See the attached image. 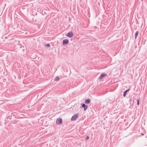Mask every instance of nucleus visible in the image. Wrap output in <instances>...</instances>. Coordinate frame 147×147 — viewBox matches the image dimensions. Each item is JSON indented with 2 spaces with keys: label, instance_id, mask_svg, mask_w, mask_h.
<instances>
[{
  "label": "nucleus",
  "instance_id": "nucleus-9",
  "mask_svg": "<svg viewBox=\"0 0 147 147\" xmlns=\"http://www.w3.org/2000/svg\"><path fill=\"white\" fill-rule=\"evenodd\" d=\"M138 31H136L135 34V38H136L138 36Z\"/></svg>",
  "mask_w": 147,
  "mask_h": 147
},
{
  "label": "nucleus",
  "instance_id": "nucleus-2",
  "mask_svg": "<svg viewBox=\"0 0 147 147\" xmlns=\"http://www.w3.org/2000/svg\"><path fill=\"white\" fill-rule=\"evenodd\" d=\"M66 36L69 38H71L74 36V34L72 32H70L67 33Z\"/></svg>",
  "mask_w": 147,
  "mask_h": 147
},
{
  "label": "nucleus",
  "instance_id": "nucleus-4",
  "mask_svg": "<svg viewBox=\"0 0 147 147\" xmlns=\"http://www.w3.org/2000/svg\"><path fill=\"white\" fill-rule=\"evenodd\" d=\"M69 42L68 39H65L63 40V45H64L67 44Z\"/></svg>",
  "mask_w": 147,
  "mask_h": 147
},
{
  "label": "nucleus",
  "instance_id": "nucleus-17",
  "mask_svg": "<svg viewBox=\"0 0 147 147\" xmlns=\"http://www.w3.org/2000/svg\"><path fill=\"white\" fill-rule=\"evenodd\" d=\"M142 1H143V0H141Z\"/></svg>",
  "mask_w": 147,
  "mask_h": 147
},
{
  "label": "nucleus",
  "instance_id": "nucleus-5",
  "mask_svg": "<svg viewBox=\"0 0 147 147\" xmlns=\"http://www.w3.org/2000/svg\"><path fill=\"white\" fill-rule=\"evenodd\" d=\"M82 107L84 108V111H85L88 108V106L87 105H86L84 104H83L82 105Z\"/></svg>",
  "mask_w": 147,
  "mask_h": 147
},
{
  "label": "nucleus",
  "instance_id": "nucleus-3",
  "mask_svg": "<svg viewBox=\"0 0 147 147\" xmlns=\"http://www.w3.org/2000/svg\"><path fill=\"white\" fill-rule=\"evenodd\" d=\"M62 119L61 118H59L57 119L56 121V123L57 124H59L62 123Z\"/></svg>",
  "mask_w": 147,
  "mask_h": 147
},
{
  "label": "nucleus",
  "instance_id": "nucleus-1",
  "mask_svg": "<svg viewBox=\"0 0 147 147\" xmlns=\"http://www.w3.org/2000/svg\"><path fill=\"white\" fill-rule=\"evenodd\" d=\"M79 114L78 113L74 114L72 117L71 120L72 121H75L78 117Z\"/></svg>",
  "mask_w": 147,
  "mask_h": 147
},
{
  "label": "nucleus",
  "instance_id": "nucleus-13",
  "mask_svg": "<svg viewBox=\"0 0 147 147\" xmlns=\"http://www.w3.org/2000/svg\"><path fill=\"white\" fill-rule=\"evenodd\" d=\"M132 99L131 98L129 99V102L130 103V104H131V102L132 101Z\"/></svg>",
  "mask_w": 147,
  "mask_h": 147
},
{
  "label": "nucleus",
  "instance_id": "nucleus-6",
  "mask_svg": "<svg viewBox=\"0 0 147 147\" xmlns=\"http://www.w3.org/2000/svg\"><path fill=\"white\" fill-rule=\"evenodd\" d=\"M90 102V99H88L85 100V102L87 104H89Z\"/></svg>",
  "mask_w": 147,
  "mask_h": 147
},
{
  "label": "nucleus",
  "instance_id": "nucleus-12",
  "mask_svg": "<svg viewBox=\"0 0 147 147\" xmlns=\"http://www.w3.org/2000/svg\"><path fill=\"white\" fill-rule=\"evenodd\" d=\"M45 46L47 47H50V45L49 44H47L45 45Z\"/></svg>",
  "mask_w": 147,
  "mask_h": 147
},
{
  "label": "nucleus",
  "instance_id": "nucleus-11",
  "mask_svg": "<svg viewBox=\"0 0 147 147\" xmlns=\"http://www.w3.org/2000/svg\"><path fill=\"white\" fill-rule=\"evenodd\" d=\"M140 99L139 98V99H137V105H139V102H140Z\"/></svg>",
  "mask_w": 147,
  "mask_h": 147
},
{
  "label": "nucleus",
  "instance_id": "nucleus-15",
  "mask_svg": "<svg viewBox=\"0 0 147 147\" xmlns=\"http://www.w3.org/2000/svg\"><path fill=\"white\" fill-rule=\"evenodd\" d=\"M141 135H144V134H141Z\"/></svg>",
  "mask_w": 147,
  "mask_h": 147
},
{
  "label": "nucleus",
  "instance_id": "nucleus-7",
  "mask_svg": "<svg viewBox=\"0 0 147 147\" xmlns=\"http://www.w3.org/2000/svg\"><path fill=\"white\" fill-rule=\"evenodd\" d=\"M130 90V89H128L125 91L123 93V96L125 97L126 95L127 94V92H128L129 90Z\"/></svg>",
  "mask_w": 147,
  "mask_h": 147
},
{
  "label": "nucleus",
  "instance_id": "nucleus-10",
  "mask_svg": "<svg viewBox=\"0 0 147 147\" xmlns=\"http://www.w3.org/2000/svg\"><path fill=\"white\" fill-rule=\"evenodd\" d=\"M59 79V77L58 76H56L54 79V80L57 81Z\"/></svg>",
  "mask_w": 147,
  "mask_h": 147
},
{
  "label": "nucleus",
  "instance_id": "nucleus-16",
  "mask_svg": "<svg viewBox=\"0 0 147 147\" xmlns=\"http://www.w3.org/2000/svg\"><path fill=\"white\" fill-rule=\"evenodd\" d=\"M5 38H7V37H5Z\"/></svg>",
  "mask_w": 147,
  "mask_h": 147
},
{
  "label": "nucleus",
  "instance_id": "nucleus-8",
  "mask_svg": "<svg viewBox=\"0 0 147 147\" xmlns=\"http://www.w3.org/2000/svg\"><path fill=\"white\" fill-rule=\"evenodd\" d=\"M106 76V74H101L100 76L99 77V79L101 80L102 79V78L104 76Z\"/></svg>",
  "mask_w": 147,
  "mask_h": 147
},
{
  "label": "nucleus",
  "instance_id": "nucleus-14",
  "mask_svg": "<svg viewBox=\"0 0 147 147\" xmlns=\"http://www.w3.org/2000/svg\"><path fill=\"white\" fill-rule=\"evenodd\" d=\"M89 138V137L88 136H87L86 138V140L88 139Z\"/></svg>",
  "mask_w": 147,
  "mask_h": 147
}]
</instances>
